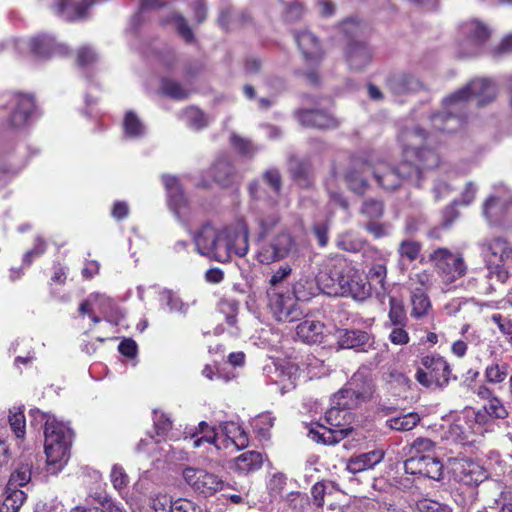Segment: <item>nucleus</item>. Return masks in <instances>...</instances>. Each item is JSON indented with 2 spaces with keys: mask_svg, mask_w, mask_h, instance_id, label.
<instances>
[{
  "mask_svg": "<svg viewBox=\"0 0 512 512\" xmlns=\"http://www.w3.org/2000/svg\"><path fill=\"white\" fill-rule=\"evenodd\" d=\"M137 296L141 301L158 300L161 306L166 305L170 311L179 314H185L188 309V304L184 303L182 299L173 291L160 288L159 286H138Z\"/></svg>",
  "mask_w": 512,
  "mask_h": 512,
  "instance_id": "obj_19",
  "label": "nucleus"
},
{
  "mask_svg": "<svg viewBox=\"0 0 512 512\" xmlns=\"http://www.w3.org/2000/svg\"><path fill=\"white\" fill-rule=\"evenodd\" d=\"M264 457L258 451H247L235 458L234 468L240 473H251L260 469L263 465Z\"/></svg>",
  "mask_w": 512,
  "mask_h": 512,
  "instance_id": "obj_33",
  "label": "nucleus"
},
{
  "mask_svg": "<svg viewBox=\"0 0 512 512\" xmlns=\"http://www.w3.org/2000/svg\"><path fill=\"white\" fill-rule=\"evenodd\" d=\"M124 135L130 139H138L145 135L146 128L139 117L132 111H128L123 121Z\"/></svg>",
  "mask_w": 512,
  "mask_h": 512,
  "instance_id": "obj_41",
  "label": "nucleus"
},
{
  "mask_svg": "<svg viewBox=\"0 0 512 512\" xmlns=\"http://www.w3.org/2000/svg\"><path fill=\"white\" fill-rule=\"evenodd\" d=\"M338 172L333 170L331 175L327 178L325 182L326 190L329 194L330 200L340 207L346 209L348 207V203L343 195L339 192L338 186Z\"/></svg>",
  "mask_w": 512,
  "mask_h": 512,
  "instance_id": "obj_46",
  "label": "nucleus"
},
{
  "mask_svg": "<svg viewBox=\"0 0 512 512\" xmlns=\"http://www.w3.org/2000/svg\"><path fill=\"white\" fill-rule=\"evenodd\" d=\"M319 291H321V287L318 284L317 276L315 279L303 276L293 285V294L300 301L309 300Z\"/></svg>",
  "mask_w": 512,
  "mask_h": 512,
  "instance_id": "obj_37",
  "label": "nucleus"
},
{
  "mask_svg": "<svg viewBox=\"0 0 512 512\" xmlns=\"http://www.w3.org/2000/svg\"><path fill=\"white\" fill-rule=\"evenodd\" d=\"M512 206V194L502 188L490 195L483 203V215L491 225L499 224L505 212Z\"/></svg>",
  "mask_w": 512,
  "mask_h": 512,
  "instance_id": "obj_22",
  "label": "nucleus"
},
{
  "mask_svg": "<svg viewBox=\"0 0 512 512\" xmlns=\"http://www.w3.org/2000/svg\"><path fill=\"white\" fill-rule=\"evenodd\" d=\"M32 423L44 422L45 454L48 472L57 474L67 464L72 431L54 415L38 409L30 411Z\"/></svg>",
  "mask_w": 512,
  "mask_h": 512,
  "instance_id": "obj_6",
  "label": "nucleus"
},
{
  "mask_svg": "<svg viewBox=\"0 0 512 512\" xmlns=\"http://www.w3.org/2000/svg\"><path fill=\"white\" fill-rule=\"evenodd\" d=\"M274 424V417L269 412L261 413L252 420L254 430L265 437Z\"/></svg>",
  "mask_w": 512,
  "mask_h": 512,
  "instance_id": "obj_54",
  "label": "nucleus"
},
{
  "mask_svg": "<svg viewBox=\"0 0 512 512\" xmlns=\"http://www.w3.org/2000/svg\"><path fill=\"white\" fill-rule=\"evenodd\" d=\"M422 367L417 370L416 379L425 387H442L449 381L451 371L446 360L439 355L425 356Z\"/></svg>",
  "mask_w": 512,
  "mask_h": 512,
  "instance_id": "obj_14",
  "label": "nucleus"
},
{
  "mask_svg": "<svg viewBox=\"0 0 512 512\" xmlns=\"http://www.w3.org/2000/svg\"><path fill=\"white\" fill-rule=\"evenodd\" d=\"M338 393L334 395L332 406L324 416V423L316 424L309 429V437L318 443L333 445L340 442L351 433V428H345L344 423L348 415L347 410L352 407H344L338 402H343L344 398H338Z\"/></svg>",
  "mask_w": 512,
  "mask_h": 512,
  "instance_id": "obj_8",
  "label": "nucleus"
},
{
  "mask_svg": "<svg viewBox=\"0 0 512 512\" xmlns=\"http://www.w3.org/2000/svg\"><path fill=\"white\" fill-rule=\"evenodd\" d=\"M184 440H188L192 443L193 448H199L204 443H208L214 446L216 450L222 449L221 439L219 438L218 434L216 433V430L214 427L208 429L206 432L198 436V433H192L190 436H185Z\"/></svg>",
  "mask_w": 512,
  "mask_h": 512,
  "instance_id": "obj_42",
  "label": "nucleus"
},
{
  "mask_svg": "<svg viewBox=\"0 0 512 512\" xmlns=\"http://www.w3.org/2000/svg\"><path fill=\"white\" fill-rule=\"evenodd\" d=\"M484 406L491 419H504L508 416V411L497 397L490 398Z\"/></svg>",
  "mask_w": 512,
  "mask_h": 512,
  "instance_id": "obj_56",
  "label": "nucleus"
},
{
  "mask_svg": "<svg viewBox=\"0 0 512 512\" xmlns=\"http://www.w3.org/2000/svg\"><path fill=\"white\" fill-rule=\"evenodd\" d=\"M172 512H202V509L191 500L179 498L174 501Z\"/></svg>",
  "mask_w": 512,
  "mask_h": 512,
  "instance_id": "obj_64",
  "label": "nucleus"
},
{
  "mask_svg": "<svg viewBox=\"0 0 512 512\" xmlns=\"http://www.w3.org/2000/svg\"><path fill=\"white\" fill-rule=\"evenodd\" d=\"M489 275L500 283L509 279V269L512 265V246L503 237L485 238L477 244Z\"/></svg>",
  "mask_w": 512,
  "mask_h": 512,
  "instance_id": "obj_7",
  "label": "nucleus"
},
{
  "mask_svg": "<svg viewBox=\"0 0 512 512\" xmlns=\"http://www.w3.org/2000/svg\"><path fill=\"white\" fill-rule=\"evenodd\" d=\"M375 390L374 380L368 367H360L348 381L346 386L338 392V398H344L338 402L344 407H356L359 403L372 398Z\"/></svg>",
  "mask_w": 512,
  "mask_h": 512,
  "instance_id": "obj_10",
  "label": "nucleus"
},
{
  "mask_svg": "<svg viewBox=\"0 0 512 512\" xmlns=\"http://www.w3.org/2000/svg\"><path fill=\"white\" fill-rule=\"evenodd\" d=\"M422 246L419 242L414 240H403L400 242L397 252L399 255V262L401 265H404L405 261L413 262L420 255Z\"/></svg>",
  "mask_w": 512,
  "mask_h": 512,
  "instance_id": "obj_43",
  "label": "nucleus"
},
{
  "mask_svg": "<svg viewBox=\"0 0 512 512\" xmlns=\"http://www.w3.org/2000/svg\"><path fill=\"white\" fill-rule=\"evenodd\" d=\"M508 375L506 364L493 363L486 367L485 377L489 383L498 384L505 380Z\"/></svg>",
  "mask_w": 512,
  "mask_h": 512,
  "instance_id": "obj_51",
  "label": "nucleus"
},
{
  "mask_svg": "<svg viewBox=\"0 0 512 512\" xmlns=\"http://www.w3.org/2000/svg\"><path fill=\"white\" fill-rule=\"evenodd\" d=\"M162 90L174 99H184L188 96V91L182 88L180 84L168 80L163 81Z\"/></svg>",
  "mask_w": 512,
  "mask_h": 512,
  "instance_id": "obj_61",
  "label": "nucleus"
},
{
  "mask_svg": "<svg viewBox=\"0 0 512 512\" xmlns=\"http://www.w3.org/2000/svg\"><path fill=\"white\" fill-rule=\"evenodd\" d=\"M162 181L167 192L168 205L171 211L180 223L186 224L189 207L179 180L174 176L164 175Z\"/></svg>",
  "mask_w": 512,
  "mask_h": 512,
  "instance_id": "obj_21",
  "label": "nucleus"
},
{
  "mask_svg": "<svg viewBox=\"0 0 512 512\" xmlns=\"http://www.w3.org/2000/svg\"><path fill=\"white\" fill-rule=\"evenodd\" d=\"M352 271V264L345 258L335 256L325 260L317 274L321 291L326 294H338L346 273Z\"/></svg>",
  "mask_w": 512,
  "mask_h": 512,
  "instance_id": "obj_12",
  "label": "nucleus"
},
{
  "mask_svg": "<svg viewBox=\"0 0 512 512\" xmlns=\"http://www.w3.org/2000/svg\"><path fill=\"white\" fill-rule=\"evenodd\" d=\"M46 251V242L41 238L35 239L34 247L24 254L23 262L26 265H30L34 258L40 257Z\"/></svg>",
  "mask_w": 512,
  "mask_h": 512,
  "instance_id": "obj_63",
  "label": "nucleus"
},
{
  "mask_svg": "<svg viewBox=\"0 0 512 512\" xmlns=\"http://www.w3.org/2000/svg\"><path fill=\"white\" fill-rule=\"evenodd\" d=\"M433 284V274L428 270H418L410 274L407 285L411 293H425Z\"/></svg>",
  "mask_w": 512,
  "mask_h": 512,
  "instance_id": "obj_38",
  "label": "nucleus"
},
{
  "mask_svg": "<svg viewBox=\"0 0 512 512\" xmlns=\"http://www.w3.org/2000/svg\"><path fill=\"white\" fill-rule=\"evenodd\" d=\"M31 475L32 461L25 460V462L20 463L15 471L11 474L4 495L12 496L14 492H23L19 488L27 485L30 482Z\"/></svg>",
  "mask_w": 512,
  "mask_h": 512,
  "instance_id": "obj_30",
  "label": "nucleus"
},
{
  "mask_svg": "<svg viewBox=\"0 0 512 512\" xmlns=\"http://www.w3.org/2000/svg\"><path fill=\"white\" fill-rule=\"evenodd\" d=\"M384 455L385 452L382 449H375L355 455L348 460L346 469L352 474L372 469L383 460Z\"/></svg>",
  "mask_w": 512,
  "mask_h": 512,
  "instance_id": "obj_27",
  "label": "nucleus"
},
{
  "mask_svg": "<svg viewBox=\"0 0 512 512\" xmlns=\"http://www.w3.org/2000/svg\"><path fill=\"white\" fill-rule=\"evenodd\" d=\"M224 438L221 440L222 448L230 447L240 450L248 445V436L244 429L236 422H225L221 425Z\"/></svg>",
  "mask_w": 512,
  "mask_h": 512,
  "instance_id": "obj_26",
  "label": "nucleus"
},
{
  "mask_svg": "<svg viewBox=\"0 0 512 512\" xmlns=\"http://www.w3.org/2000/svg\"><path fill=\"white\" fill-rule=\"evenodd\" d=\"M4 496L0 504V512H18L26 500L25 492H14L12 496Z\"/></svg>",
  "mask_w": 512,
  "mask_h": 512,
  "instance_id": "obj_50",
  "label": "nucleus"
},
{
  "mask_svg": "<svg viewBox=\"0 0 512 512\" xmlns=\"http://www.w3.org/2000/svg\"><path fill=\"white\" fill-rule=\"evenodd\" d=\"M372 160L353 158L343 174L347 187L354 193L362 195L369 189L368 175L372 174Z\"/></svg>",
  "mask_w": 512,
  "mask_h": 512,
  "instance_id": "obj_18",
  "label": "nucleus"
},
{
  "mask_svg": "<svg viewBox=\"0 0 512 512\" xmlns=\"http://www.w3.org/2000/svg\"><path fill=\"white\" fill-rule=\"evenodd\" d=\"M79 312L91 320H100L101 317L111 319L126 317L124 310L114 299L98 292L88 295L79 305Z\"/></svg>",
  "mask_w": 512,
  "mask_h": 512,
  "instance_id": "obj_13",
  "label": "nucleus"
},
{
  "mask_svg": "<svg viewBox=\"0 0 512 512\" xmlns=\"http://www.w3.org/2000/svg\"><path fill=\"white\" fill-rule=\"evenodd\" d=\"M93 0H52V11L66 21H75L85 16Z\"/></svg>",
  "mask_w": 512,
  "mask_h": 512,
  "instance_id": "obj_25",
  "label": "nucleus"
},
{
  "mask_svg": "<svg viewBox=\"0 0 512 512\" xmlns=\"http://www.w3.org/2000/svg\"><path fill=\"white\" fill-rule=\"evenodd\" d=\"M249 227L243 220L218 230L210 223L204 224L194 235L197 252L220 263L230 261L232 255L244 257L249 249Z\"/></svg>",
  "mask_w": 512,
  "mask_h": 512,
  "instance_id": "obj_4",
  "label": "nucleus"
},
{
  "mask_svg": "<svg viewBox=\"0 0 512 512\" xmlns=\"http://www.w3.org/2000/svg\"><path fill=\"white\" fill-rule=\"evenodd\" d=\"M209 173L213 180L221 185H227L234 173V168L228 158H220L211 166Z\"/></svg>",
  "mask_w": 512,
  "mask_h": 512,
  "instance_id": "obj_40",
  "label": "nucleus"
},
{
  "mask_svg": "<svg viewBox=\"0 0 512 512\" xmlns=\"http://www.w3.org/2000/svg\"><path fill=\"white\" fill-rule=\"evenodd\" d=\"M297 116L300 123L307 127L329 129L338 126L336 118L320 110H300Z\"/></svg>",
  "mask_w": 512,
  "mask_h": 512,
  "instance_id": "obj_28",
  "label": "nucleus"
},
{
  "mask_svg": "<svg viewBox=\"0 0 512 512\" xmlns=\"http://www.w3.org/2000/svg\"><path fill=\"white\" fill-rule=\"evenodd\" d=\"M443 468V464L439 459L429 455L412 456L404 462L406 473L421 475L437 481L442 478Z\"/></svg>",
  "mask_w": 512,
  "mask_h": 512,
  "instance_id": "obj_20",
  "label": "nucleus"
},
{
  "mask_svg": "<svg viewBox=\"0 0 512 512\" xmlns=\"http://www.w3.org/2000/svg\"><path fill=\"white\" fill-rule=\"evenodd\" d=\"M371 59L369 48L361 43H353L347 51V62L352 69H362Z\"/></svg>",
  "mask_w": 512,
  "mask_h": 512,
  "instance_id": "obj_36",
  "label": "nucleus"
},
{
  "mask_svg": "<svg viewBox=\"0 0 512 512\" xmlns=\"http://www.w3.org/2000/svg\"><path fill=\"white\" fill-rule=\"evenodd\" d=\"M464 37L461 48L464 56L478 55L490 36L489 28L478 20H470L460 26Z\"/></svg>",
  "mask_w": 512,
  "mask_h": 512,
  "instance_id": "obj_16",
  "label": "nucleus"
},
{
  "mask_svg": "<svg viewBox=\"0 0 512 512\" xmlns=\"http://www.w3.org/2000/svg\"><path fill=\"white\" fill-rule=\"evenodd\" d=\"M292 273V267L289 264L279 266L271 275L269 284L272 288L279 287Z\"/></svg>",
  "mask_w": 512,
  "mask_h": 512,
  "instance_id": "obj_60",
  "label": "nucleus"
},
{
  "mask_svg": "<svg viewBox=\"0 0 512 512\" xmlns=\"http://www.w3.org/2000/svg\"><path fill=\"white\" fill-rule=\"evenodd\" d=\"M335 337L342 348H356L365 345L369 336L360 330L337 329Z\"/></svg>",
  "mask_w": 512,
  "mask_h": 512,
  "instance_id": "obj_35",
  "label": "nucleus"
},
{
  "mask_svg": "<svg viewBox=\"0 0 512 512\" xmlns=\"http://www.w3.org/2000/svg\"><path fill=\"white\" fill-rule=\"evenodd\" d=\"M383 210V203L375 199L365 200L361 208V212L370 219L380 218Z\"/></svg>",
  "mask_w": 512,
  "mask_h": 512,
  "instance_id": "obj_57",
  "label": "nucleus"
},
{
  "mask_svg": "<svg viewBox=\"0 0 512 512\" xmlns=\"http://www.w3.org/2000/svg\"><path fill=\"white\" fill-rule=\"evenodd\" d=\"M12 44L18 52L31 53L38 60L66 56L70 52L65 43L58 41L55 36L48 33H39L28 39H14Z\"/></svg>",
  "mask_w": 512,
  "mask_h": 512,
  "instance_id": "obj_9",
  "label": "nucleus"
},
{
  "mask_svg": "<svg viewBox=\"0 0 512 512\" xmlns=\"http://www.w3.org/2000/svg\"><path fill=\"white\" fill-rule=\"evenodd\" d=\"M495 96L496 86L493 81L485 78L473 79L443 100L445 113L433 114L423 118L421 122L443 143L449 134L462 128L463 119L460 113L468 102L475 100L477 105H484Z\"/></svg>",
  "mask_w": 512,
  "mask_h": 512,
  "instance_id": "obj_3",
  "label": "nucleus"
},
{
  "mask_svg": "<svg viewBox=\"0 0 512 512\" xmlns=\"http://www.w3.org/2000/svg\"><path fill=\"white\" fill-rule=\"evenodd\" d=\"M183 478L195 492L203 496H211L224 486L223 480L216 474L194 467L185 468Z\"/></svg>",
  "mask_w": 512,
  "mask_h": 512,
  "instance_id": "obj_17",
  "label": "nucleus"
},
{
  "mask_svg": "<svg viewBox=\"0 0 512 512\" xmlns=\"http://www.w3.org/2000/svg\"><path fill=\"white\" fill-rule=\"evenodd\" d=\"M410 315L414 318L433 317L432 305L425 293H411Z\"/></svg>",
  "mask_w": 512,
  "mask_h": 512,
  "instance_id": "obj_39",
  "label": "nucleus"
},
{
  "mask_svg": "<svg viewBox=\"0 0 512 512\" xmlns=\"http://www.w3.org/2000/svg\"><path fill=\"white\" fill-rule=\"evenodd\" d=\"M151 507L154 512H172L174 501L167 494H157L151 499Z\"/></svg>",
  "mask_w": 512,
  "mask_h": 512,
  "instance_id": "obj_58",
  "label": "nucleus"
},
{
  "mask_svg": "<svg viewBox=\"0 0 512 512\" xmlns=\"http://www.w3.org/2000/svg\"><path fill=\"white\" fill-rule=\"evenodd\" d=\"M232 146L243 156L251 157L258 152L259 147L254 145L250 140L237 135L231 136Z\"/></svg>",
  "mask_w": 512,
  "mask_h": 512,
  "instance_id": "obj_52",
  "label": "nucleus"
},
{
  "mask_svg": "<svg viewBox=\"0 0 512 512\" xmlns=\"http://www.w3.org/2000/svg\"><path fill=\"white\" fill-rule=\"evenodd\" d=\"M420 421V417L417 413H407L398 417L390 418L386 421L387 425L397 431H410Z\"/></svg>",
  "mask_w": 512,
  "mask_h": 512,
  "instance_id": "obj_44",
  "label": "nucleus"
},
{
  "mask_svg": "<svg viewBox=\"0 0 512 512\" xmlns=\"http://www.w3.org/2000/svg\"><path fill=\"white\" fill-rule=\"evenodd\" d=\"M9 424L17 438H23L26 433V421L23 407H13L9 410Z\"/></svg>",
  "mask_w": 512,
  "mask_h": 512,
  "instance_id": "obj_45",
  "label": "nucleus"
},
{
  "mask_svg": "<svg viewBox=\"0 0 512 512\" xmlns=\"http://www.w3.org/2000/svg\"><path fill=\"white\" fill-rule=\"evenodd\" d=\"M11 109L10 122L13 127H22L28 123L35 111L33 96L28 94H14L9 103Z\"/></svg>",
  "mask_w": 512,
  "mask_h": 512,
  "instance_id": "obj_24",
  "label": "nucleus"
},
{
  "mask_svg": "<svg viewBox=\"0 0 512 512\" xmlns=\"http://www.w3.org/2000/svg\"><path fill=\"white\" fill-rule=\"evenodd\" d=\"M279 222L280 216L276 211L263 213L255 218L259 240L256 257L261 264L278 262L294 256L298 252V243L287 229L273 235L269 241H264V238L274 230Z\"/></svg>",
  "mask_w": 512,
  "mask_h": 512,
  "instance_id": "obj_5",
  "label": "nucleus"
},
{
  "mask_svg": "<svg viewBox=\"0 0 512 512\" xmlns=\"http://www.w3.org/2000/svg\"><path fill=\"white\" fill-rule=\"evenodd\" d=\"M449 467L453 478L467 486H477L488 478L484 467L469 458L450 459Z\"/></svg>",
  "mask_w": 512,
  "mask_h": 512,
  "instance_id": "obj_15",
  "label": "nucleus"
},
{
  "mask_svg": "<svg viewBox=\"0 0 512 512\" xmlns=\"http://www.w3.org/2000/svg\"><path fill=\"white\" fill-rule=\"evenodd\" d=\"M296 43L306 60H317L321 57V48L317 38L308 30L295 32Z\"/></svg>",
  "mask_w": 512,
  "mask_h": 512,
  "instance_id": "obj_31",
  "label": "nucleus"
},
{
  "mask_svg": "<svg viewBox=\"0 0 512 512\" xmlns=\"http://www.w3.org/2000/svg\"><path fill=\"white\" fill-rule=\"evenodd\" d=\"M301 369L299 365L292 361H287L282 364L279 368L281 383H284L286 380L289 382L288 385H283L284 388L294 387L296 384V380L299 378Z\"/></svg>",
  "mask_w": 512,
  "mask_h": 512,
  "instance_id": "obj_47",
  "label": "nucleus"
},
{
  "mask_svg": "<svg viewBox=\"0 0 512 512\" xmlns=\"http://www.w3.org/2000/svg\"><path fill=\"white\" fill-rule=\"evenodd\" d=\"M484 308H488V306L479 305L472 300L461 299H454L445 306L448 316H457V313H461V317L476 316Z\"/></svg>",
  "mask_w": 512,
  "mask_h": 512,
  "instance_id": "obj_34",
  "label": "nucleus"
},
{
  "mask_svg": "<svg viewBox=\"0 0 512 512\" xmlns=\"http://www.w3.org/2000/svg\"><path fill=\"white\" fill-rule=\"evenodd\" d=\"M96 51L90 46H83L78 50L77 63L80 67H88L97 60Z\"/></svg>",
  "mask_w": 512,
  "mask_h": 512,
  "instance_id": "obj_59",
  "label": "nucleus"
},
{
  "mask_svg": "<svg viewBox=\"0 0 512 512\" xmlns=\"http://www.w3.org/2000/svg\"><path fill=\"white\" fill-rule=\"evenodd\" d=\"M183 119L189 127L199 130L206 126L207 120L205 115L198 108L190 107L183 112Z\"/></svg>",
  "mask_w": 512,
  "mask_h": 512,
  "instance_id": "obj_49",
  "label": "nucleus"
},
{
  "mask_svg": "<svg viewBox=\"0 0 512 512\" xmlns=\"http://www.w3.org/2000/svg\"><path fill=\"white\" fill-rule=\"evenodd\" d=\"M495 96L496 86L493 81L485 78L473 79L443 100L445 113L433 114L423 118L421 122L443 143L449 134L462 128L463 119L460 113L468 102L475 100L477 105H484Z\"/></svg>",
  "mask_w": 512,
  "mask_h": 512,
  "instance_id": "obj_2",
  "label": "nucleus"
},
{
  "mask_svg": "<svg viewBox=\"0 0 512 512\" xmlns=\"http://www.w3.org/2000/svg\"><path fill=\"white\" fill-rule=\"evenodd\" d=\"M388 86L394 94H404L417 91L421 83L411 74L399 73L389 79Z\"/></svg>",
  "mask_w": 512,
  "mask_h": 512,
  "instance_id": "obj_32",
  "label": "nucleus"
},
{
  "mask_svg": "<svg viewBox=\"0 0 512 512\" xmlns=\"http://www.w3.org/2000/svg\"><path fill=\"white\" fill-rule=\"evenodd\" d=\"M110 479L113 487L122 493L129 483V477L124 469L119 465H114L110 473Z\"/></svg>",
  "mask_w": 512,
  "mask_h": 512,
  "instance_id": "obj_55",
  "label": "nucleus"
},
{
  "mask_svg": "<svg viewBox=\"0 0 512 512\" xmlns=\"http://www.w3.org/2000/svg\"><path fill=\"white\" fill-rule=\"evenodd\" d=\"M232 146L243 156L251 157L258 152L259 147L254 145L250 140L237 135L231 136Z\"/></svg>",
  "mask_w": 512,
  "mask_h": 512,
  "instance_id": "obj_53",
  "label": "nucleus"
},
{
  "mask_svg": "<svg viewBox=\"0 0 512 512\" xmlns=\"http://www.w3.org/2000/svg\"><path fill=\"white\" fill-rule=\"evenodd\" d=\"M338 294L350 296L357 301H363L371 294V285L367 277L352 265V271L344 274Z\"/></svg>",
  "mask_w": 512,
  "mask_h": 512,
  "instance_id": "obj_23",
  "label": "nucleus"
},
{
  "mask_svg": "<svg viewBox=\"0 0 512 512\" xmlns=\"http://www.w3.org/2000/svg\"><path fill=\"white\" fill-rule=\"evenodd\" d=\"M328 332L324 322H300L296 327L297 337L308 344L320 343Z\"/></svg>",
  "mask_w": 512,
  "mask_h": 512,
  "instance_id": "obj_29",
  "label": "nucleus"
},
{
  "mask_svg": "<svg viewBox=\"0 0 512 512\" xmlns=\"http://www.w3.org/2000/svg\"><path fill=\"white\" fill-rule=\"evenodd\" d=\"M168 23L173 24L174 28L178 32V34L184 39L185 42L190 43L194 40V35L189 27L187 21L185 18L177 13H173L169 19L167 20Z\"/></svg>",
  "mask_w": 512,
  "mask_h": 512,
  "instance_id": "obj_48",
  "label": "nucleus"
},
{
  "mask_svg": "<svg viewBox=\"0 0 512 512\" xmlns=\"http://www.w3.org/2000/svg\"><path fill=\"white\" fill-rule=\"evenodd\" d=\"M387 268L386 262L383 259L377 260L369 269V277L371 280L376 281L380 285H383L386 278Z\"/></svg>",
  "mask_w": 512,
  "mask_h": 512,
  "instance_id": "obj_62",
  "label": "nucleus"
},
{
  "mask_svg": "<svg viewBox=\"0 0 512 512\" xmlns=\"http://www.w3.org/2000/svg\"><path fill=\"white\" fill-rule=\"evenodd\" d=\"M429 259L442 281L446 284L454 283L467 272V265L463 254L460 252H452L447 248H438L430 254Z\"/></svg>",
  "mask_w": 512,
  "mask_h": 512,
  "instance_id": "obj_11",
  "label": "nucleus"
},
{
  "mask_svg": "<svg viewBox=\"0 0 512 512\" xmlns=\"http://www.w3.org/2000/svg\"><path fill=\"white\" fill-rule=\"evenodd\" d=\"M421 122L417 126L404 128L399 134L405 161L396 168L390 167L385 161H372V175L377 184L384 190L398 188L403 180L418 184L424 170L436 168L440 163L438 153L431 147L441 144L434 133Z\"/></svg>",
  "mask_w": 512,
  "mask_h": 512,
  "instance_id": "obj_1",
  "label": "nucleus"
}]
</instances>
